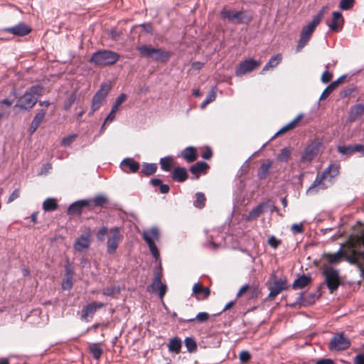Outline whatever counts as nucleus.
<instances>
[{"label":"nucleus","mask_w":364,"mask_h":364,"mask_svg":"<svg viewBox=\"0 0 364 364\" xmlns=\"http://www.w3.org/2000/svg\"><path fill=\"white\" fill-rule=\"evenodd\" d=\"M339 173L340 165L336 163L330 164L323 171L317 173L313 183L307 189L306 193L314 195L319 190H324L331 186Z\"/></svg>","instance_id":"nucleus-1"},{"label":"nucleus","mask_w":364,"mask_h":364,"mask_svg":"<svg viewBox=\"0 0 364 364\" xmlns=\"http://www.w3.org/2000/svg\"><path fill=\"white\" fill-rule=\"evenodd\" d=\"M106 237L107 239V252L109 255H113L115 253L123 237L120 228L114 227L108 229L107 227L102 226L97 232L96 238L97 241L103 242Z\"/></svg>","instance_id":"nucleus-2"},{"label":"nucleus","mask_w":364,"mask_h":364,"mask_svg":"<svg viewBox=\"0 0 364 364\" xmlns=\"http://www.w3.org/2000/svg\"><path fill=\"white\" fill-rule=\"evenodd\" d=\"M119 59V55L110 50H100L95 52L90 60L98 66H106L114 64Z\"/></svg>","instance_id":"nucleus-3"},{"label":"nucleus","mask_w":364,"mask_h":364,"mask_svg":"<svg viewBox=\"0 0 364 364\" xmlns=\"http://www.w3.org/2000/svg\"><path fill=\"white\" fill-rule=\"evenodd\" d=\"M43 87L39 85L31 87L18 100L16 106L25 109H31L37 102L38 98L41 95Z\"/></svg>","instance_id":"nucleus-4"},{"label":"nucleus","mask_w":364,"mask_h":364,"mask_svg":"<svg viewBox=\"0 0 364 364\" xmlns=\"http://www.w3.org/2000/svg\"><path fill=\"white\" fill-rule=\"evenodd\" d=\"M141 235L147 245L149 246V250L156 260L159 257V252L155 244V242H158L160 240L159 230L157 227H151L149 229L143 230Z\"/></svg>","instance_id":"nucleus-5"},{"label":"nucleus","mask_w":364,"mask_h":364,"mask_svg":"<svg viewBox=\"0 0 364 364\" xmlns=\"http://www.w3.org/2000/svg\"><path fill=\"white\" fill-rule=\"evenodd\" d=\"M322 274L325 277V282L330 292L338 289L341 284L338 271L328 264H323L321 267Z\"/></svg>","instance_id":"nucleus-6"},{"label":"nucleus","mask_w":364,"mask_h":364,"mask_svg":"<svg viewBox=\"0 0 364 364\" xmlns=\"http://www.w3.org/2000/svg\"><path fill=\"white\" fill-rule=\"evenodd\" d=\"M220 16L223 19L235 23H248L251 21L252 17L246 14L244 11H234L223 9L220 11Z\"/></svg>","instance_id":"nucleus-7"},{"label":"nucleus","mask_w":364,"mask_h":364,"mask_svg":"<svg viewBox=\"0 0 364 364\" xmlns=\"http://www.w3.org/2000/svg\"><path fill=\"white\" fill-rule=\"evenodd\" d=\"M139 54L143 57L149 58L156 60H166L169 54L160 48H155L147 46H141L137 48Z\"/></svg>","instance_id":"nucleus-8"},{"label":"nucleus","mask_w":364,"mask_h":364,"mask_svg":"<svg viewBox=\"0 0 364 364\" xmlns=\"http://www.w3.org/2000/svg\"><path fill=\"white\" fill-rule=\"evenodd\" d=\"M110 90V86L107 83L102 84L100 89L92 97L90 115L92 114L99 109L102 102L107 97Z\"/></svg>","instance_id":"nucleus-9"},{"label":"nucleus","mask_w":364,"mask_h":364,"mask_svg":"<svg viewBox=\"0 0 364 364\" xmlns=\"http://www.w3.org/2000/svg\"><path fill=\"white\" fill-rule=\"evenodd\" d=\"M350 341L343 333H336L331 340L328 349L331 351L343 350L349 348Z\"/></svg>","instance_id":"nucleus-10"},{"label":"nucleus","mask_w":364,"mask_h":364,"mask_svg":"<svg viewBox=\"0 0 364 364\" xmlns=\"http://www.w3.org/2000/svg\"><path fill=\"white\" fill-rule=\"evenodd\" d=\"M317 26V24H314V22L311 21L303 27L301 31L300 39L296 48L297 52L300 51L308 43Z\"/></svg>","instance_id":"nucleus-11"},{"label":"nucleus","mask_w":364,"mask_h":364,"mask_svg":"<svg viewBox=\"0 0 364 364\" xmlns=\"http://www.w3.org/2000/svg\"><path fill=\"white\" fill-rule=\"evenodd\" d=\"M259 62L253 59H247L241 62L235 68V75L241 77L246 73H248L259 66Z\"/></svg>","instance_id":"nucleus-12"},{"label":"nucleus","mask_w":364,"mask_h":364,"mask_svg":"<svg viewBox=\"0 0 364 364\" xmlns=\"http://www.w3.org/2000/svg\"><path fill=\"white\" fill-rule=\"evenodd\" d=\"M287 288V281L284 279L275 280L272 286L269 287L270 291L267 298L270 300L274 299L282 291Z\"/></svg>","instance_id":"nucleus-13"},{"label":"nucleus","mask_w":364,"mask_h":364,"mask_svg":"<svg viewBox=\"0 0 364 364\" xmlns=\"http://www.w3.org/2000/svg\"><path fill=\"white\" fill-rule=\"evenodd\" d=\"M192 294L198 301L207 299L210 294V290L208 287L203 286L200 282H196L192 288Z\"/></svg>","instance_id":"nucleus-14"},{"label":"nucleus","mask_w":364,"mask_h":364,"mask_svg":"<svg viewBox=\"0 0 364 364\" xmlns=\"http://www.w3.org/2000/svg\"><path fill=\"white\" fill-rule=\"evenodd\" d=\"M105 306L102 302L90 303L85 306L82 310L81 318L84 321H88L90 318H92L98 309H101Z\"/></svg>","instance_id":"nucleus-15"},{"label":"nucleus","mask_w":364,"mask_h":364,"mask_svg":"<svg viewBox=\"0 0 364 364\" xmlns=\"http://www.w3.org/2000/svg\"><path fill=\"white\" fill-rule=\"evenodd\" d=\"M139 163L132 158H125L120 163V168L124 173H136L139 169Z\"/></svg>","instance_id":"nucleus-16"},{"label":"nucleus","mask_w":364,"mask_h":364,"mask_svg":"<svg viewBox=\"0 0 364 364\" xmlns=\"http://www.w3.org/2000/svg\"><path fill=\"white\" fill-rule=\"evenodd\" d=\"M91 203V199L80 200L73 203L68 208V214L75 215L80 214L82 208L86 206H89Z\"/></svg>","instance_id":"nucleus-17"},{"label":"nucleus","mask_w":364,"mask_h":364,"mask_svg":"<svg viewBox=\"0 0 364 364\" xmlns=\"http://www.w3.org/2000/svg\"><path fill=\"white\" fill-rule=\"evenodd\" d=\"M332 22L328 26L331 31L338 32L341 29L344 22L342 14L339 11H334L332 14Z\"/></svg>","instance_id":"nucleus-18"},{"label":"nucleus","mask_w":364,"mask_h":364,"mask_svg":"<svg viewBox=\"0 0 364 364\" xmlns=\"http://www.w3.org/2000/svg\"><path fill=\"white\" fill-rule=\"evenodd\" d=\"M5 31L14 35L23 36L30 33V28L23 23H19L16 26L6 28Z\"/></svg>","instance_id":"nucleus-19"},{"label":"nucleus","mask_w":364,"mask_h":364,"mask_svg":"<svg viewBox=\"0 0 364 364\" xmlns=\"http://www.w3.org/2000/svg\"><path fill=\"white\" fill-rule=\"evenodd\" d=\"M178 156L184 159L187 162L191 163L196 160V149L193 146H188L178 155Z\"/></svg>","instance_id":"nucleus-20"},{"label":"nucleus","mask_w":364,"mask_h":364,"mask_svg":"<svg viewBox=\"0 0 364 364\" xmlns=\"http://www.w3.org/2000/svg\"><path fill=\"white\" fill-rule=\"evenodd\" d=\"M90 245V240L89 236L82 235L78 237L75 244L74 249L77 252H82L85 250H87Z\"/></svg>","instance_id":"nucleus-21"},{"label":"nucleus","mask_w":364,"mask_h":364,"mask_svg":"<svg viewBox=\"0 0 364 364\" xmlns=\"http://www.w3.org/2000/svg\"><path fill=\"white\" fill-rule=\"evenodd\" d=\"M364 114V104H357L350 108L348 120L354 122Z\"/></svg>","instance_id":"nucleus-22"},{"label":"nucleus","mask_w":364,"mask_h":364,"mask_svg":"<svg viewBox=\"0 0 364 364\" xmlns=\"http://www.w3.org/2000/svg\"><path fill=\"white\" fill-rule=\"evenodd\" d=\"M317 153V148L311 144L309 145L304 150V154L301 156V160L303 161L311 162L315 157Z\"/></svg>","instance_id":"nucleus-23"},{"label":"nucleus","mask_w":364,"mask_h":364,"mask_svg":"<svg viewBox=\"0 0 364 364\" xmlns=\"http://www.w3.org/2000/svg\"><path fill=\"white\" fill-rule=\"evenodd\" d=\"M188 178L187 171L183 167H177L174 168L172 173V178L178 182H183Z\"/></svg>","instance_id":"nucleus-24"},{"label":"nucleus","mask_w":364,"mask_h":364,"mask_svg":"<svg viewBox=\"0 0 364 364\" xmlns=\"http://www.w3.org/2000/svg\"><path fill=\"white\" fill-rule=\"evenodd\" d=\"M272 166V161L268 160L266 164H262L257 172V176L259 179H264L269 174V169Z\"/></svg>","instance_id":"nucleus-25"},{"label":"nucleus","mask_w":364,"mask_h":364,"mask_svg":"<svg viewBox=\"0 0 364 364\" xmlns=\"http://www.w3.org/2000/svg\"><path fill=\"white\" fill-rule=\"evenodd\" d=\"M311 281V278L306 275H302L294 280L293 283V288L294 289H299L307 286Z\"/></svg>","instance_id":"nucleus-26"},{"label":"nucleus","mask_w":364,"mask_h":364,"mask_svg":"<svg viewBox=\"0 0 364 364\" xmlns=\"http://www.w3.org/2000/svg\"><path fill=\"white\" fill-rule=\"evenodd\" d=\"M264 208V203H260L254 208L247 217V220H251L258 218L263 213Z\"/></svg>","instance_id":"nucleus-27"},{"label":"nucleus","mask_w":364,"mask_h":364,"mask_svg":"<svg viewBox=\"0 0 364 364\" xmlns=\"http://www.w3.org/2000/svg\"><path fill=\"white\" fill-rule=\"evenodd\" d=\"M282 57L281 55H276L272 56L268 63L263 68L262 73H264L265 71L269 70L270 68H275L281 61Z\"/></svg>","instance_id":"nucleus-28"},{"label":"nucleus","mask_w":364,"mask_h":364,"mask_svg":"<svg viewBox=\"0 0 364 364\" xmlns=\"http://www.w3.org/2000/svg\"><path fill=\"white\" fill-rule=\"evenodd\" d=\"M58 208V204L56 203V200L53 198H49L45 200L43 203V209L45 211H53L56 210Z\"/></svg>","instance_id":"nucleus-29"},{"label":"nucleus","mask_w":364,"mask_h":364,"mask_svg":"<svg viewBox=\"0 0 364 364\" xmlns=\"http://www.w3.org/2000/svg\"><path fill=\"white\" fill-rule=\"evenodd\" d=\"M157 169L155 164L144 163L142 165L141 173L146 176L153 175Z\"/></svg>","instance_id":"nucleus-30"},{"label":"nucleus","mask_w":364,"mask_h":364,"mask_svg":"<svg viewBox=\"0 0 364 364\" xmlns=\"http://www.w3.org/2000/svg\"><path fill=\"white\" fill-rule=\"evenodd\" d=\"M181 348V341L178 338L171 339L168 344V350L171 352L178 353Z\"/></svg>","instance_id":"nucleus-31"},{"label":"nucleus","mask_w":364,"mask_h":364,"mask_svg":"<svg viewBox=\"0 0 364 364\" xmlns=\"http://www.w3.org/2000/svg\"><path fill=\"white\" fill-rule=\"evenodd\" d=\"M208 167V166L205 162L199 161L191 166L190 171L193 174H198L205 170Z\"/></svg>","instance_id":"nucleus-32"},{"label":"nucleus","mask_w":364,"mask_h":364,"mask_svg":"<svg viewBox=\"0 0 364 364\" xmlns=\"http://www.w3.org/2000/svg\"><path fill=\"white\" fill-rule=\"evenodd\" d=\"M291 150L289 147H284L277 156V160L281 162H287L291 155Z\"/></svg>","instance_id":"nucleus-33"},{"label":"nucleus","mask_w":364,"mask_h":364,"mask_svg":"<svg viewBox=\"0 0 364 364\" xmlns=\"http://www.w3.org/2000/svg\"><path fill=\"white\" fill-rule=\"evenodd\" d=\"M163 283L161 282L160 274L156 273L154 276L152 284L147 287L148 291H157Z\"/></svg>","instance_id":"nucleus-34"},{"label":"nucleus","mask_w":364,"mask_h":364,"mask_svg":"<svg viewBox=\"0 0 364 364\" xmlns=\"http://www.w3.org/2000/svg\"><path fill=\"white\" fill-rule=\"evenodd\" d=\"M173 163V159L171 156H166L161 159L160 164L162 170L169 171Z\"/></svg>","instance_id":"nucleus-35"},{"label":"nucleus","mask_w":364,"mask_h":364,"mask_svg":"<svg viewBox=\"0 0 364 364\" xmlns=\"http://www.w3.org/2000/svg\"><path fill=\"white\" fill-rule=\"evenodd\" d=\"M89 349L95 359L98 360L101 357L103 350L101 348L98 347L97 343L91 344Z\"/></svg>","instance_id":"nucleus-36"},{"label":"nucleus","mask_w":364,"mask_h":364,"mask_svg":"<svg viewBox=\"0 0 364 364\" xmlns=\"http://www.w3.org/2000/svg\"><path fill=\"white\" fill-rule=\"evenodd\" d=\"M120 291V289L117 286H110L107 287L102 290V293L104 295L109 296H114L118 294Z\"/></svg>","instance_id":"nucleus-37"},{"label":"nucleus","mask_w":364,"mask_h":364,"mask_svg":"<svg viewBox=\"0 0 364 364\" xmlns=\"http://www.w3.org/2000/svg\"><path fill=\"white\" fill-rule=\"evenodd\" d=\"M127 98V96L126 94H124V93L120 94L115 100V101L112 107V109H113L114 111H118L120 106L122 105V104L123 102H124L126 101Z\"/></svg>","instance_id":"nucleus-38"},{"label":"nucleus","mask_w":364,"mask_h":364,"mask_svg":"<svg viewBox=\"0 0 364 364\" xmlns=\"http://www.w3.org/2000/svg\"><path fill=\"white\" fill-rule=\"evenodd\" d=\"M205 197L203 193L198 192L196 193V200L194 205L196 208H202L205 205Z\"/></svg>","instance_id":"nucleus-39"},{"label":"nucleus","mask_w":364,"mask_h":364,"mask_svg":"<svg viewBox=\"0 0 364 364\" xmlns=\"http://www.w3.org/2000/svg\"><path fill=\"white\" fill-rule=\"evenodd\" d=\"M92 202H93L95 206H102L108 202V200L105 196L97 195L91 200V203Z\"/></svg>","instance_id":"nucleus-40"},{"label":"nucleus","mask_w":364,"mask_h":364,"mask_svg":"<svg viewBox=\"0 0 364 364\" xmlns=\"http://www.w3.org/2000/svg\"><path fill=\"white\" fill-rule=\"evenodd\" d=\"M328 10V6H325L322 7V9L319 11V12L314 16L312 19V22H314V24L316 23L318 25L320 23L321 18L323 17L324 14L327 12Z\"/></svg>","instance_id":"nucleus-41"},{"label":"nucleus","mask_w":364,"mask_h":364,"mask_svg":"<svg viewBox=\"0 0 364 364\" xmlns=\"http://www.w3.org/2000/svg\"><path fill=\"white\" fill-rule=\"evenodd\" d=\"M185 346L189 352H193L197 348V345L195 340L191 337H188L185 339Z\"/></svg>","instance_id":"nucleus-42"},{"label":"nucleus","mask_w":364,"mask_h":364,"mask_svg":"<svg viewBox=\"0 0 364 364\" xmlns=\"http://www.w3.org/2000/svg\"><path fill=\"white\" fill-rule=\"evenodd\" d=\"M354 0H341L339 3V8L342 10H349L354 5Z\"/></svg>","instance_id":"nucleus-43"},{"label":"nucleus","mask_w":364,"mask_h":364,"mask_svg":"<svg viewBox=\"0 0 364 364\" xmlns=\"http://www.w3.org/2000/svg\"><path fill=\"white\" fill-rule=\"evenodd\" d=\"M76 100V95L75 93L73 92L65 101L63 108L65 110H68L71 106L74 104V102Z\"/></svg>","instance_id":"nucleus-44"},{"label":"nucleus","mask_w":364,"mask_h":364,"mask_svg":"<svg viewBox=\"0 0 364 364\" xmlns=\"http://www.w3.org/2000/svg\"><path fill=\"white\" fill-rule=\"evenodd\" d=\"M338 151L340 154L343 155H350L354 153L353 150V145L338 146Z\"/></svg>","instance_id":"nucleus-45"},{"label":"nucleus","mask_w":364,"mask_h":364,"mask_svg":"<svg viewBox=\"0 0 364 364\" xmlns=\"http://www.w3.org/2000/svg\"><path fill=\"white\" fill-rule=\"evenodd\" d=\"M209 318V315L206 312H200L196 315V318H190L188 321H193L196 319L198 320V322L203 323L206 321Z\"/></svg>","instance_id":"nucleus-46"},{"label":"nucleus","mask_w":364,"mask_h":364,"mask_svg":"<svg viewBox=\"0 0 364 364\" xmlns=\"http://www.w3.org/2000/svg\"><path fill=\"white\" fill-rule=\"evenodd\" d=\"M46 112L44 110H41L38 112L33 119V122L38 126H40L41 123L45 117Z\"/></svg>","instance_id":"nucleus-47"},{"label":"nucleus","mask_w":364,"mask_h":364,"mask_svg":"<svg viewBox=\"0 0 364 364\" xmlns=\"http://www.w3.org/2000/svg\"><path fill=\"white\" fill-rule=\"evenodd\" d=\"M267 243L272 248L276 249L281 244V240H278L274 236H271L268 238Z\"/></svg>","instance_id":"nucleus-48"},{"label":"nucleus","mask_w":364,"mask_h":364,"mask_svg":"<svg viewBox=\"0 0 364 364\" xmlns=\"http://www.w3.org/2000/svg\"><path fill=\"white\" fill-rule=\"evenodd\" d=\"M73 279L71 277H65L62 282V289L64 290H70L73 287Z\"/></svg>","instance_id":"nucleus-49"},{"label":"nucleus","mask_w":364,"mask_h":364,"mask_svg":"<svg viewBox=\"0 0 364 364\" xmlns=\"http://www.w3.org/2000/svg\"><path fill=\"white\" fill-rule=\"evenodd\" d=\"M239 358L241 363H245L248 362L251 358L250 353L247 350H242L239 355Z\"/></svg>","instance_id":"nucleus-50"},{"label":"nucleus","mask_w":364,"mask_h":364,"mask_svg":"<svg viewBox=\"0 0 364 364\" xmlns=\"http://www.w3.org/2000/svg\"><path fill=\"white\" fill-rule=\"evenodd\" d=\"M216 98V91H215V87H213L211 89V90L208 92V94L207 95L206 97H205V100L206 102L210 103L212 102H213Z\"/></svg>","instance_id":"nucleus-51"},{"label":"nucleus","mask_w":364,"mask_h":364,"mask_svg":"<svg viewBox=\"0 0 364 364\" xmlns=\"http://www.w3.org/2000/svg\"><path fill=\"white\" fill-rule=\"evenodd\" d=\"M291 230L294 234L302 233L304 232L302 224H293L291 227Z\"/></svg>","instance_id":"nucleus-52"},{"label":"nucleus","mask_w":364,"mask_h":364,"mask_svg":"<svg viewBox=\"0 0 364 364\" xmlns=\"http://www.w3.org/2000/svg\"><path fill=\"white\" fill-rule=\"evenodd\" d=\"M75 136H76V135L73 134V135H70L67 137L63 138L61 141V144L64 146H68L72 144V142L73 141L74 139L75 138Z\"/></svg>","instance_id":"nucleus-53"},{"label":"nucleus","mask_w":364,"mask_h":364,"mask_svg":"<svg viewBox=\"0 0 364 364\" xmlns=\"http://www.w3.org/2000/svg\"><path fill=\"white\" fill-rule=\"evenodd\" d=\"M333 91V90L331 88V87L328 85L325 90L321 93L319 100H325L326 97H328L330 94Z\"/></svg>","instance_id":"nucleus-54"},{"label":"nucleus","mask_w":364,"mask_h":364,"mask_svg":"<svg viewBox=\"0 0 364 364\" xmlns=\"http://www.w3.org/2000/svg\"><path fill=\"white\" fill-rule=\"evenodd\" d=\"M331 78H332V74L330 72H328V70H326L323 73V74L321 75V80L323 83H328V82L331 81Z\"/></svg>","instance_id":"nucleus-55"},{"label":"nucleus","mask_w":364,"mask_h":364,"mask_svg":"<svg viewBox=\"0 0 364 364\" xmlns=\"http://www.w3.org/2000/svg\"><path fill=\"white\" fill-rule=\"evenodd\" d=\"M303 117V114H298L293 120H291L290 122L287 124V126L289 127L290 129H292L294 128L296 124L299 122V121Z\"/></svg>","instance_id":"nucleus-56"},{"label":"nucleus","mask_w":364,"mask_h":364,"mask_svg":"<svg viewBox=\"0 0 364 364\" xmlns=\"http://www.w3.org/2000/svg\"><path fill=\"white\" fill-rule=\"evenodd\" d=\"M65 277L73 278L74 270L73 267L70 264H66L65 266Z\"/></svg>","instance_id":"nucleus-57"},{"label":"nucleus","mask_w":364,"mask_h":364,"mask_svg":"<svg viewBox=\"0 0 364 364\" xmlns=\"http://www.w3.org/2000/svg\"><path fill=\"white\" fill-rule=\"evenodd\" d=\"M117 111H114L113 109H111V111L109 112V114L107 115V117L105 118V122H104V124L102 127V129H104L105 127V124L106 122H112L114 119H115V113L117 112Z\"/></svg>","instance_id":"nucleus-58"},{"label":"nucleus","mask_w":364,"mask_h":364,"mask_svg":"<svg viewBox=\"0 0 364 364\" xmlns=\"http://www.w3.org/2000/svg\"><path fill=\"white\" fill-rule=\"evenodd\" d=\"M346 78V75H342L338 77L336 80L332 82L329 85L333 90L338 86V85Z\"/></svg>","instance_id":"nucleus-59"},{"label":"nucleus","mask_w":364,"mask_h":364,"mask_svg":"<svg viewBox=\"0 0 364 364\" xmlns=\"http://www.w3.org/2000/svg\"><path fill=\"white\" fill-rule=\"evenodd\" d=\"M19 197V191L18 189L14 190L11 194L9 196L7 203H11L15 199Z\"/></svg>","instance_id":"nucleus-60"},{"label":"nucleus","mask_w":364,"mask_h":364,"mask_svg":"<svg viewBox=\"0 0 364 364\" xmlns=\"http://www.w3.org/2000/svg\"><path fill=\"white\" fill-rule=\"evenodd\" d=\"M354 364H364V353L358 354L355 357Z\"/></svg>","instance_id":"nucleus-61"},{"label":"nucleus","mask_w":364,"mask_h":364,"mask_svg":"<svg viewBox=\"0 0 364 364\" xmlns=\"http://www.w3.org/2000/svg\"><path fill=\"white\" fill-rule=\"evenodd\" d=\"M108 36L112 40H117L119 36V33L115 29H111L108 33Z\"/></svg>","instance_id":"nucleus-62"},{"label":"nucleus","mask_w":364,"mask_h":364,"mask_svg":"<svg viewBox=\"0 0 364 364\" xmlns=\"http://www.w3.org/2000/svg\"><path fill=\"white\" fill-rule=\"evenodd\" d=\"M166 289H167V287L165 284H163L162 285H161L160 288L158 289L159 290V296L161 299H163V297L164 296V295L166 292Z\"/></svg>","instance_id":"nucleus-63"},{"label":"nucleus","mask_w":364,"mask_h":364,"mask_svg":"<svg viewBox=\"0 0 364 364\" xmlns=\"http://www.w3.org/2000/svg\"><path fill=\"white\" fill-rule=\"evenodd\" d=\"M315 364H333V361L330 358H324L317 360Z\"/></svg>","instance_id":"nucleus-64"}]
</instances>
